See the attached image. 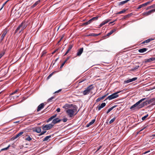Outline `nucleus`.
<instances>
[{"label": "nucleus", "instance_id": "1", "mask_svg": "<svg viewBox=\"0 0 155 155\" xmlns=\"http://www.w3.org/2000/svg\"><path fill=\"white\" fill-rule=\"evenodd\" d=\"M146 98L141 99L130 107V109L132 110H138L143 107L146 104L145 102H142Z\"/></svg>", "mask_w": 155, "mask_h": 155}, {"label": "nucleus", "instance_id": "2", "mask_svg": "<svg viewBox=\"0 0 155 155\" xmlns=\"http://www.w3.org/2000/svg\"><path fill=\"white\" fill-rule=\"evenodd\" d=\"M27 27V24L25 21H23L21 24L15 30V33L19 31V33H20L23 30L26 28Z\"/></svg>", "mask_w": 155, "mask_h": 155}, {"label": "nucleus", "instance_id": "3", "mask_svg": "<svg viewBox=\"0 0 155 155\" xmlns=\"http://www.w3.org/2000/svg\"><path fill=\"white\" fill-rule=\"evenodd\" d=\"M77 111V109L75 107H74L73 109H68L66 110V113L70 117H72L75 115L78 112L75 113Z\"/></svg>", "mask_w": 155, "mask_h": 155}, {"label": "nucleus", "instance_id": "4", "mask_svg": "<svg viewBox=\"0 0 155 155\" xmlns=\"http://www.w3.org/2000/svg\"><path fill=\"white\" fill-rule=\"evenodd\" d=\"M93 88V87L92 86V85H91L87 87L83 91L81 92V93H82L84 95L88 94L91 92V91Z\"/></svg>", "mask_w": 155, "mask_h": 155}, {"label": "nucleus", "instance_id": "5", "mask_svg": "<svg viewBox=\"0 0 155 155\" xmlns=\"http://www.w3.org/2000/svg\"><path fill=\"white\" fill-rule=\"evenodd\" d=\"M120 92V91H117L116 92L114 93L111 95L108 96L106 98L105 100H107V99H108L109 100H111L119 96V95L118 94H117L119 93Z\"/></svg>", "mask_w": 155, "mask_h": 155}, {"label": "nucleus", "instance_id": "6", "mask_svg": "<svg viewBox=\"0 0 155 155\" xmlns=\"http://www.w3.org/2000/svg\"><path fill=\"white\" fill-rule=\"evenodd\" d=\"M42 129L44 130H48L50 129L53 127V124H49L45 125H43L42 126Z\"/></svg>", "mask_w": 155, "mask_h": 155}, {"label": "nucleus", "instance_id": "7", "mask_svg": "<svg viewBox=\"0 0 155 155\" xmlns=\"http://www.w3.org/2000/svg\"><path fill=\"white\" fill-rule=\"evenodd\" d=\"M153 0H152L151 1H149L148 2H147L146 3H145L143 4L142 5H139L138 6V7L137 8V9H140L142 8L143 7H145L147 5H149V4H150L152 1Z\"/></svg>", "mask_w": 155, "mask_h": 155}, {"label": "nucleus", "instance_id": "8", "mask_svg": "<svg viewBox=\"0 0 155 155\" xmlns=\"http://www.w3.org/2000/svg\"><path fill=\"white\" fill-rule=\"evenodd\" d=\"M154 12L153 9L148 11L147 12H144L143 13V15H145L146 16H148L150 14H151L152 13H153Z\"/></svg>", "mask_w": 155, "mask_h": 155}, {"label": "nucleus", "instance_id": "9", "mask_svg": "<svg viewBox=\"0 0 155 155\" xmlns=\"http://www.w3.org/2000/svg\"><path fill=\"white\" fill-rule=\"evenodd\" d=\"M106 105L105 103H102L100 105H99L97 106V109L98 110H100L101 108L104 107Z\"/></svg>", "mask_w": 155, "mask_h": 155}, {"label": "nucleus", "instance_id": "10", "mask_svg": "<svg viewBox=\"0 0 155 155\" xmlns=\"http://www.w3.org/2000/svg\"><path fill=\"white\" fill-rule=\"evenodd\" d=\"M61 120H62L58 118H56L54 119L53 120L52 122V124H53L54 125L60 122Z\"/></svg>", "mask_w": 155, "mask_h": 155}, {"label": "nucleus", "instance_id": "11", "mask_svg": "<svg viewBox=\"0 0 155 155\" xmlns=\"http://www.w3.org/2000/svg\"><path fill=\"white\" fill-rule=\"evenodd\" d=\"M7 33V31L6 29H5L3 31V34L2 35L1 37V41H2L6 35V34Z\"/></svg>", "mask_w": 155, "mask_h": 155}, {"label": "nucleus", "instance_id": "12", "mask_svg": "<svg viewBox=\"0 0 155 155\" xmlns=\"http://www.w3.org/2000/svg\"><path fill=\"white\" fill-rule=\"evenodd\" d=\"M110 19H107L105 20L104 21H103L101 24L99 26V27H101L103 25H104L106 24L108 22H109V21H111Z\"/></svg>", "mask_w": 155, "mask_h": 155}, {"label": "nucleus", "instance_id": "13", "mask_svg": "<svg viewBox=\"0 0 155 155\" xmlns=\"http://www.w3.org/2000/svg\"><path fill=\"white\" fill-rule=\"evenodd\" d=\"M83 48H82L78 50L77 54V56H79L81 55L83 52Z\"/></svg>", "mask_w": 155, "mask_h": 155}, {"label": "nucleus", "instance_id": "14", "mask_svg": "<svg viewBox=\"0 0 155 155\" xmlns=\"http://www.w3.org/2000/svg\"><path fill=\"white\" fill-rule=\"evenodd\" d=\"M45 104L43 103H42L40 104L38 107L37 111L38 112L40 111L42 109L44 108Z\"/></svg>", "mask_w": 155, "mask_h": 155}, {"label": "nucleus", "instance_id": "15", "mask_svg": "<svg viewBox=\"0 0 155 155\" xmlns=\"http://www.w3.org/2000/svg\"><path fill=\"white\" fill-rule=\"evenodd\" d=\"M37 133H39L41 132V129L40 127H38L35 128V130H34Z\"/></svg>", "mask_w": 155, "mask_h": 155}, {"label": "nucleus", "instance_id": "16", "mask_svg": "<svg viewBox=\"0 0 155 155\" xmlns=\"http://www.w3.org/2000/svg\"><path fill=\"white\" fill-rule=\"evenodd\" d=\"M95 121V119H94L91 120V122H90L89 124H87L86 126V127H88L92 125L94 123Z\"/></svg>", "mask_w": 155, "mask_h": 155}, {"label": "nucleus", "instance_id": "17", "mask_svg": "<svg viewBox=\"0 0 155 155\" xmlns=\"http://www.w3.org/2000/svg\"><path fill=\"white\" fill-rule=\"evenodd\" d=\"M147 50V48H144L139 50L138 51L140 53H144Z\"/></svg>", "mask_w": 155, "mask_h": 155}, {"label": "nucleus", "instance_id": "18", "mask_svg": "<svg viewBox=\"0 0 155 155\" xmlns=\"http://www.w3.org/2000/svg\"><path fill=\"white\" fill-rule=\"evenodd\" d=\"M23 133H24V132L22 131V132H20L19 133L17 134L15 136H14V139L17 138V137H18L19 136L21 135L22 134H23Z\"/></svg>", "mask_w": 155, "mask_h": 155}, {"label": "nucleus", "instance_id": "19", "mask_svg": "<svg viewBox=\"0 0 155 155\" xmlns=\"http://www.w3.org/2000/svg\"><path fill=\"white\" fill-rule=\"evenodd\" d=\"M40 2V0H38V1L36 2L32 5L31 7V8H34Z\"/></svg>", "mask_w": 155, "mask_h": 155}, {"label": "nucleus", "instance_id": "20", "mask_svg": "<svg viewBox=\"0 0 155 155\" xmlns=\"http://www.w3.org/2000/svg\"><path fill=\"white\" fill-rule=\"evenodd\" d=\"M155 61V58H149L148 59H147L146 61L145 62H150L153 61Z\"/></svg>", "mask_w": 155, "mask_h": 155}, {"label": "nucleus", "instance_id": "21", "mask_svg": "<svg viewBox=\"0 0 155 155\" xmlns=\"http://www.w3.org/2000/svg\"><path fill=\"white\" fill-rule=\"evenodd\" d=\"M129 1H130V0H126L124 1L121 2L119 3L118 5H123L126 3L127 2H128Z\"/></svg>", "mask_w": 155, "mask_h": 155}, {"label": "nucleus", "instance_id": "22", "mask_svg": "<svg viewBox=\"0 0 155 155\" xmlns=\"http://www.w3.org/2000/svg\"><path fill=\"white\" fill-rule=\"evenodd\" d=\"M56 114H55L54 115L51 116V117H50V118L48 119L47 120V122H49L51 121L54 118H55L56 117Z\"/></svg>", "mask_w": 155, "mask_h": 155}, {"label": "nucleus", "instance_id": "23", "mask_svg": "<svg viewBox=\"0 0 155 155\" xmlns=\"http://www.w3.org/2000/svg\"><path fill=\"white\" fill-rule=\"evenodd\" d=\"M70 106L68 104H66L64 106H63L62 107L64 108L66 110L68 109V108H69Z\"/></svg>", "mask_w": 155, "mask_h": 155}, {"label": "nucleus", "instance_id": "24", "mask_svg": "<svg viewBox=\"0 0 155 155\" xmlns=\"http://www.w3.org/2000/svg\"><path fill=\"white\" fill-rule=\"evenodd\" d=\"M69 58H70V57H67V59L62 63V64H61V65L60 67V68H62L63 67V66L64 65V64L65 63L67 62V61H68V60L69 59Z\"/></svg>", "mask_w": 155, "mask_h": 155}, {"label": "nucleus", "instance_id": "25", "mask_svg": "<svg viewBox=\"0 0 155 155\" xmlns=\"http://www.w3.org/2000/svg\"><path fill=\"white\" fill-rule=\"evenodd\" d=\"M51 136H47L43 140V141H47L49 140V139L51 138Z\"/></svg>", "mask_w": 155, "mask_h": 155}, {"label": "nucleus", "instance_id": "26", "mask_svg": "<svg viewBox=\"0 0 155 155\" xmlns=\"http://www.w3.org/2000/svg\"><path fill=\"white\" fill-rule=\"evenodd\" d=\"M115 107H116V106L114 105V106L111 107L110 108H109L108 109V110H107V113L108 114L110 112L111 110H112Z\"/></svg>", "mask_w": 155, "mask_h": 155}, {"label": "nucleus", "instance_id": "27", "mask_svg": "<svg viewBox=\"0 0 155 155\" xmlns=\"http://www.w3.org/2000/svg\"><path fill=\"white\" fill-rule=\"evenodd\" d=\"M100 34H96L94 33L90 34L89 35H87V36H96L100 35Z\"/></svg>", "mask_w": 155, "mask_h": 155}, {"label": "nucleus", "instance_id": "28", "mask_svg": "<svg viewBox=\"0 0 155 155\" xmlns=\"http://www.w3.org/2000/svg\"><path fill=\"white\" fill-rule=\"evenodd\" d=\"M152 8H155V4L153 5L150 6L148 7L147 8L146 10H147Z\"/></svg>", "mask_w": 155, "mask_h": 155}, {"label": "nucleus", "instance_id": "29", "mask_svg": "<svg viewBox=\"0 0 155 155\" xmlns=\"http://www.w3.org/2000/svg\"><path fill=\"white\" fill-rule=\"evenodd\" d=\"M154 40L152 38H149V39H148L144 41H145L144 42H145V43H149V42H150V41H151L152 40Z\"/></svg>", "mask_w": 155, "mask_h": 155}, {"label": "nucleus", "instance_id": "30", "mask_svg": "<svg viewBox=\"0 0 155 155\" xmlns=\"http://www.w3.org/2000/svg\"><path fill=\"white\" fill-rule=\"evenodd\" d=\"M126 11V10L124 9H123V10L117 12L116 13V14H121L124 13V12H125Z\"/></svg>", "mask_w": 155, "mask_h": 155}, {"label": "nucleus", "instance_id": "31", "mask_svg": "<svg viewBox=\"0 0 155 155\" xmlns=\"http://www.w3.org/2000/svg\"><path fill=\"white\" fill-rule=\"evenodd\" d=\"M145 102L146 104H145L144 105V106L146 105H147V104H149L151 103V102L150 100H149L148 101H145V102Z\"/></svg>", "mask_w": 155, "mask_h": 155}, {"label": "nucleus", "instance_id": "32", "mask_svg": "<svg viewBox=\"0 0 155 155\" xmlns=\"http://www.w3.org/2000/svg\"><path fill=\"white\" fill-rule=\"evenodd\" d=\"M92 21H91V20L90 19L88 21L86 22H85V23H84L83 25H87L89 24H90L91 22Z\"/></svg>", "mask_w": 155, "mask_h": 155}, {"label": "nucleus", "instance_id": "33", "mask_svg": "<svg viewBox=\"0 0 155 155\" xmlns=\"http://www.w3.org/2000/svg\"><path fill=\"white\" fill-rule=\"evenodd\" d=\"M10 145H8V146L7 147L3 148L1 149V151H4V150H6L8 149L9 147H10Z\"/></svg>", "mask_w": 155, "mask_h": 155}, {"label": "nucleus", "instance_id": "34", "mask_svg": "<svg viewBox=\"0 0 155 155\" xmlns=\"http://www.w3.org/2000/svg\"><path fill=\"white\" fill-rule=\"evenodd\" d=\"M139 67V66L138 65L137 66L135 67H133L132 69L131 70L133 71H134L137 69Z\"/></svg>", "mask_w": 155, "mask_h": 155}, {"label": "nucleus", "instance_id": "35", "mask_svg": "<svg viewBox=\"0 0 155 155\" xmlns=\"http://www.w3.org/2000/svg\"><path fill=\"white\" fill-rule=\"evenodd\" d=\"M56 72V71H54L53 72H52V73H51V74L47 77V79H49V78H50L53 75V74L55 73V72Z\"/></svg>", "mask_w": 155, "mask_h": 155}, {"label": "nucleus", "instance_id": "36", "mask_svg": "<svg viewBox=\"0 0 155 155\" xmlns=\"http://www.w3.org/2000/svg\"><path fill=\"white\" fill-rule=\"evenodd\" d=\"M148 116V114H147L146 115L143 117L142 118V120H144Z\"/></svg>", "mask_w": 155, "mask_h": 155}, {"label": "nucleus", "instance_id": "37", "mask_svg": "<svg viewBox=\"0 0 155 155\" xmlns=\"http://www.w3.org/2000/svg\"><path fill=\"white\" fill-rule=\"evenodd\" d=\"M98 18V17H94L90 19V20H91V21H93L97 20Z\"/></svg>", "mask_w": 155, "mask_h": 155}, {"label": "nucleus", "instance_id": "38", "mask_svg": "<svg viewBox=\"0 0 155 155\" xmlns=\"http://www.w3.org/2000/svg\"><path fill=\"white\" fill-rule=\"evenodd\" d=\"M116 119V117H114L109 122L110 124H111L113 123L115 120Z\"/></svg>", "mask_w": 155, "mask_h": 155}, {"label": "nucleus", "instance_id": "39", "mask_svg": "<svg viewBox=\"0 0 155 155\" xmlns=\"http://www.w3.org/2000/svg\"><path fill=\"white\" fill-rule=\"evenodd\" d=\"M130 82H132V81H136L137 79V77L134 78H133L130 79Z\"/></svg>", "mask_w": 155, "mask_h": 155}, {"label": "nucleus", "instance_id": "40", "mask_svg": "<svg viewBox=\"0 0 155 155\" xmlns=\"http://www.w3.org/2000/svg\"><path fill=\"white\" fill-rule=\"evenodd\" d=\"M26 140L28 141H30L32 140V138L30 136H28L26 138Z\"/></svg>", "mask_w": 155, "mask_h": 155}, {"label": "nucleus", "instance_id": "41", "mask_svg": "<svg viewBox=\"0 0 155 155\" xmlns=\"http://www.w3.org/2000/svg\"><path fill=\"white\" fill-rule=\"evenodd\" d=\"M130 79L125 80L124 81V83L125 84L128 83L130 82Z\"/></svg>", "mask_w": 155, "mask_h": 155}, {"label": "nucleus", "instance_id": "42", "mask_svg": "<svg viewBox=\"0 0 155 155\" xmlns=\"http://www.w3.org/2000/svg\"><path fill=\"white\" fill-rule=\"evenodd\" d=\"M9 0H8V1H6V2H5L2 5L1 8L0 9V10H1L2 8H3V7L5 6V5L6 4V3H7V2Z\"/></svg>", "mask_w": 155, "mask_h": 155}, {"label": "nucleus", "instance_id": "43", "mask_svg": "<svg viewBox=\"0 0 155 155\" xmlns=\"http://www.w3.org/2000/svg\"><path fill=\"white\" fill-rule=\"evenodd\" d=\"M54 98V97H51V98H50L48 99V102L51 101V100H52Z\"/></svg>", "mask_w": 155, "mask_h": 155}, {"label": "nucleus", "instance_id": "44", "mask_svg": "<svg viewBox=\"0 0 155 155\" xmlns=\"http://www.w3.org/2000/svg\"><path fill=\"white\" fill-rule=\"evenodd\" d=\"M113 33V31H111L110 32L107 34V36H109Z\"/></svg>", "mask_w": 155, "mask_h": 155}, {"label": "nucleus", "instance_id": "45", "mask_svg": "<svg viewBox=\"0 0 155 155\" xmlns=\"http://www.w3.org/2000/svg\"><path fill=\"white\" fill-rule=\"evenodd\" d=\"M72 47H73L72 45H70V46H69V47H68V51H70L71 50V49Z\"/></svg>", "mask_w": 155, "mask_h": 155}, {"label": "nucleus", "instance_id": "46", "mask_svg": "<svg viewBox=\"0 0 155 155\" xmlns=\"http://www.w3.org/2000/svg\"><path fill=\"white\" fill-rule=\"evenodd\" d=\"M46 131H45L43 132H41V134H39V136H41L43 134H45L46 132Z\"/></svg>", "mask_w": 155, "mask_h": 155}, {"label": "nucleus", "instance_id": "47", "mask_svg": "<svg viewBox=\"0 0 155 155\" xmlns=\"http://www.w3.org/2000/svg\"><path fill=\"white\" fill-rule=\"evenodd\" d=\"M108 94V93H107L106 94L104 95V96H103L102 97H101V98H102V100L104 99L106 96H107Z\"/></svg>", "mask_w": 155, "mask_h": 155}, {"label": "nucleus", "instance_id": "48", "mask_svg": "<svg viewBox=\"0 0 155 155\" xmlns=\"http://www.w3.org/2000/svg\"><path fill=\"white\" fill-rule=\"evenodd\" d=\"M102 98H101V97H99L98 98L97 100H96V102H99V101H100L101 100H102Z\"/></svg>", "mask_w": 155, "mask_h": 155}, {"label": "nucleus", "instance_id": "49", "mask_svg": "<svg viewBox=\"0 0 155 155\" xmlns=\"http://www.w3.org/2000/svg\"><path fill=\"white\" fill-rule=\"evenodd\" d=\"M68 119L66 118H64L62 120L64 122H65L67 121Z\"/></svg>", "mask_w": 155, "mask_h": 155}, {"label": "nucleus", "instance_id": "50", "mask_svg": "<svg viewBox=\"0 0 155 155\" xmlns=\"http://www.w3.org/2000/svg\"><path fill=\"white\" fill-rule=\"evenodd\" d=\"M61 91V89H59L58 90V91H57L55 92H54V94H55V93H58V92H60Z\"/></svg>", "mask_w": 155, "mask_h": 155}, {"label": "nucleus", "instance_id": "51", "mask_svg": "<svg viewBox=\"0 0 155 155\" xmlns=\"http://www.w3.org/2000/svg\"><path fill=\"white\" fill-rule=\"evenodd\" d=\"M56 111L57 112H59L60 111V109L59 108H58L57 109Z\"/></svg>", "mask_w": 155, "mask_h": 155}, {"label": "nucleus", "instance_id": "52", "mask_svg": "<svg viewBox=\"0 0 155 155\" xmlns=\"http://www.w3.org/2000/svg\"><path fill=\"white\" fill-rule=\"evenodd\" d=\"M69 51H68V50L66 52L65 54L64 55V56L66 55L68 53V52H69Z\"/></svg>", "mask_w": 155, "mask_h": 155}, {"label": "nucleus", "instance_id": "53", "mask_svg": "<svg viewBox=\"0 0 155 155\" xmlns=\"http://www.w3.org/2000/svg\"><path fill=\"white\" fill-rule=\"evenodd\" d=\"M63 37H64V35H63L61 37V38H60V40H59V41H58V42H60V41L62 40V38H63Z\"/></svg>", "mask_w": 155, "mask_h": 155}, {"label": "nucleus", "instance_id": "54", "mask_svg": "<svg viewBox=\"0 0 155 155\" xmlns=\"http://www.w3.org/2000/svg\"><path fill=\"white\" fill-rule=\"evenodd\" d=\"M150 101H151V102H152L153 101H154L155 100V99L154 98L150 99Z\"/></svg>", "mask_w": 155, "mask_h": 155}, {"label": "nucleus", "instance_id": "55", "mask_svg": "<svg viewBox=\"0 0 155 155\" xmlns=\"http://www.w3.org/2000/svg\"><path fill=\"white\" fill-rule=\"evenodd\" d=\"M17 91V90H16L14 92L12 93L11 94H14Z\"/></svg>", "mask_w": 155, "mask_h": 155}, {"label": "nucleus", "instance_id": "56", "mask_svg": "<svg viewBox=\"0 0 155 155\" xmlns=\"http://www.w3.org/2000/svg\"><path fill=\"white\" fill-rule=\"evenodd\" d=\"M130 17V16L129 14L127 15L126 16V17Z\"/></svg>", "mask_w": 155, "mask_h": 155}, {"label": "nucleus", "instance_id": "57", "mask_svg": "<svg viewBox=\"0 0 155 155\" xmlns=\"http://www.w3.org/2000/svg\"><path fill=\"white\" fill-rule=\"evenodd\" d=\"M111 31H113L114 32L116 31V29H112Z\"/></svg>", "mask_w": 155, "mask_h": 155}, {"label": "nucleus", "instance_id": "58", "mask_svg": "<svg viewBox=\"0 0 155 155\" xmlns=\"http://www.w3.org/2000/svg\"><path fill=\"white\" fill-rule=\"evenodd\" d=\"M150 151H146V152H145L144 153V154H145L146 153H147L149 152H150Z\"/></svg>", "mask_w": 155, "mask_h": 155}, {"label": "nucleus", "instance_id": "59", "mask_svg": "<svg viewBox=\"0 0 155 155\" xmlns=\"http://www.w3.org/2000/svg\"><path fill=\"white\" fill-rule=\"evenodd\" d=\"M3 54H0V59L3 56Z\"/></svg>", "mask_w": 155, "mask_h": 155}, {"label": "nucleus", "instance_id": "60", "mask_svg": "<svg viewBox=\"0 0 155 155\" xmlns=\"http://www.w3.org/2000/svg\"><path fill=\"white\" fill-rule=\"evenodd\" d=\"M101 147H101V146H100V147H99V148L97 149V151H98V150H100V149L101 148Z\"/></svg>", "mask_w": 155, "mask_h": 155}, {"label": "nucleus", "instance_id": "61", "mask_svg": "<svg viewBox=\"0 0 155 155\" xmlns=\"http://www.w3.org/2000/svg\"><path fill=\"white\" fill-rule=\"evenodd\" d=\"M116 20H115V21H113L110 22L109 23V24H111V23H113V22H114V21H116Z\"/></svg>", "mask_w": 155, "mask_h": 155}, {"label": "nucleus", "instance_id": "62", "mask_svg": "<svg viewBox=\"0 0 155 155\" xmlns=\"http://www.w3.org/2000/svg\"><path fill=\"white\" fill-rule=\"evenodd\" d=\"M152 137H155V134H152L151 136Z\"/></svg>", "mask_w": 155, "mask_h": 155}, {"label": "nucleus", "instance_id": "63", "mask_svg": "<svg viewBox=\"0 0 155 155\" xmlns=\"http://www.w3.org/2000/svg\"><path fill=\"white\" fill-rule=\"evenodd\" d=\"M144 41H143V42H142L141 43V44H145V42H144Z\"/></svg>", "mask_w": 155, "mask_h": 155}, {"label": "nucleus", "instance_id": "64", "mask_svg": "<svg viewBox=\"0 0 155 155\" xmlns=\"http://www.w3.org/2000/svg\"><path fill=\"white\" fill-rule=\"evenodd\" d=\"M129 15H130V16H131L133 15V13H130V14H129Z\"/></svg>", "mask_w": 155, "mask_h": 155}]
</instances>
